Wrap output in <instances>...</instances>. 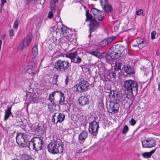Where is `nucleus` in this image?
<instances>
[{"instance_id": "obj_60", "label": "nucleus", "mask_w": 160, "mask_h": 160, "mask_svg": "<svg viewBox=\"0 0 160 160\" xmlns=\"http://www.w3.org/2000/svg\"><path fill=\"white\" fill-rule=\"evenodd\" d=\"M138 44H134L133 45V46L134 47H138Z\"/></svg>"}, {"instance_id": "obj_41", "label": "nucleus", "mask_w": 160, "mask_h": 160, "mask_svg": "<svg viewBox=\"0 0 160 160\" xmlns=\"http://www.w3.org/2000/svg\"><path fill=\"white\" fill-rule=\"evenodd\" d=\"M113 56L114 57V60H116L118 59L121 54L118 52L113 51L112 52Z\"/></svg>"}, {"instance_id": "obj_49", "label": "nucleus", "mask_w": 160, "mask_h": 160, "mask_svg": "<svg viewBox=\"0 0 160 160\" xmlns=\"http://www.w3.org/2000/svg\"><path fill=\"white\" fill-rule=\"evenodd\" d=\"M130 122V124L132 126H134L136 123L135 120L133 118L131 119Z\"/></svg>"}, {"instance_id": "obj_27", "label": "nucleus", "mask_w": 160, "mask_h": 160, "mask_svg": "<svg viewBox=\"0 0 160 160\" xmlns=\"http://www.w3.org/2000/svg\"><path fill=\"white\" fill-rule=\"evenodd\" d=\"M156 148L151 150L149 152H145L142 153V155L145 158H148L151 157L152 154L154 153L156 151Z\"/></svg>"}, {"instance_id": "obj_3", "label": "nucleus", "mask_w": 160, "mask_h": 160, "mask_svg": "<svg viewBox=\"0 0 160 160\" xmlns=\"http://www.w3.org/2000/svg\"><path fill=\"white\" fill-rule=\"evenodd\" d=\"M123 86L125 91H127L129 95L133 97L136 95L138 92V84L135 81L130 79L124 81Z\"/></svg>"}, {"instance_id": "obj_18", "label": "nucleus", "mask_w": 160, "mask_h": 160, "mask_svg": "<svg viewBox=\"0 0 160 160\" xmlns=\"http://www.w3.org/2000/svg\"><path fill=\"white\" fill-rule=\"evenodd\" d=\"M115 38V37H109L102 40L100 42V44L102 47L105 46L106 45L112 42Z\"/></svg>"}, {"instance_id": "obj_36", "label": "nucleus", "mask_w": 160, "mask_h": 160, "mask_svg": "<svg viewBox=\"0 0 160 160\" xmlns=\"http://www.w3.org/2000/svg\"><path fill=\"white\" fill-rule=\"evenodd\" d=\"M98 107L101 111H103L104 109L103 100L101 99L100 102H98Z\"/></svg>"}, {"instance_id": "obj_51", "label": "nucleus", "mask_w": 160, "mask_h": 160, "mask_svg": "<svg viewBox=\"0 0 160 160\" xmlns=\"http://www.w3.org/2000/svg\"><path fill=\"white\" fill-rule=\"evenodd\" d=\"M58 0H52V1L51 2V4H52V6L53 7V5H55V4L56 2H58ZM50 5L51 6V4H50Z\"/></svg>"}, {"instance_id": "obj_26", "label": "nucleus", "mask_w": 160, "mask_h": 160, "mask_svg": "<svg viewBox=\"0 0 160 160\" xmlns=\"http://www.w3.org/2000/svg\"><path fill=\"white\" fill-rule=\"evenodd\" d=\"M145 40L144 38L138 39L137 40V43L138 44V47L139 49H142L145 46L144 44V42Z\"/></svg>"}, {"instance_id": "obj_12", "label": "nucleus", "mask_w": 160, "mask_h": 160, "mask_svg": "<svg viewBox=\"0 0 160 160\" xmlns=\"http://www.w3.org/2000/svg\"><path fill=\"white\" fill-rule=\"evenodd\" d=\"M91 12L94 16L95 18H97L99 21H101L104 18L103 13L102 14V12L95 8L91 9Z\"/></svg>"}, {"instance_id": "obj_8", "label": "nucleus", "mask_w": 160, "mask_h": 160, "mask_svg": "<svg viewBox=\"0 0 160 160\" xmlns=\"http://www.w3.org/2000/svg\"><path fill=\"white\" fill-rule=\"evenodd\" d=\"M143 148H150L154 147L156 145V141L152 138L144 140L142 142Z\"/></svg>"}, {"instance_id": "obj_35", "label": "nucleus", "mask_w": 160, "mask_h": 160, "mask_svg": "<svg viewBox=\"0 0 160 160\" xmlns=\"http://www.w3.org/2000/svg\"><path fill=\"white\" fill-rule=\"evenodd\" d=\"M58 75L57 74L54 75L52 81V83H53V85H56L57 86L58 85Z\"/></svg>"}, {"instance_id": "obj_46", "label": "nucleus", "mask_w": 160, "mask_h": 160, "mask_svg": "<svg viewBox=\"0 0 160 160\" xmlns=\"http://www.w3.org/2000/svg\"><path fill=\"white\" fill-rule=\"evenodd\" d=\"M18 19H17L14 22V25H13V28L14 29H17L18 28Z\"/></svg>"}, {"instance_id": "obj_31", "label": "nucleus", "mask_w": 160, "mask_h": 160, "mask_svg": "<svg viewBox=\"0 0 160 160\" xmlns=\"http://www.w3.org/2000/svg\"><path fill=\"white\" fill-rule=\"evenodd\" d=\"M86 19L85 20V21L86 22H87L88 21L90 22L91 20L95 19L93 18V17L92 15L89 13L88 10L86 11Z\"/></svg>"}, {"instance_id": "obj_1", "label": "nucleus", "mask_w": 160, "mask_h": 160, "mask_svg": "<svg viewBox=\"0 0 160 160\" xmlns=\"http://www.w3.org/2000/svg\"><path fill=\"white\" fill-rule=\"evenodd\" d=\"M31 137L25 133H18L16 137V142L21 147L30 148L31 147L34 150V138H31Z\"/></svg>"}, {"instance_id": "obj_9", "label": "nucleus", "mask_w": 160, "mask_h": 160, "mask_svg": "<svg viewBox=\"0 0 160 160\" xmlns=\"http://www.w3.org/2000/svg\"><path fill=\"white\" fill-rule=\"evenodd\" d=\"M89 85V84L87 81L85 80H82L76 85V88L78 91L83 92L85 90L88 89Z\"/></svg>"}, {"instance_id": "obj_14", "label": "nucleus", "mask_w": 160, "mask_h": 160, "mask_svg": "<svg viewBox=\"0 0 160 160\" xmlns=\"http://www.w3.org/2000/svg\"><path fill=\"white\" fill-rule=\"evenodd\" d=\"M31 41V39L30 38H25L22 42L18 45V49L22 51L24 48L28 46Z\"/></svg>"}, {"instance_id": "obj_44", "label": "nucleus", "mask_w": 160, "mask_h": 160, "mask_svg": "<svg viewBox=\"0 0 160 160\" xmlns=\"http://www.w3.org/2000/svg\"><path fill=\"white\" fill-rule=\"evenodd\" d=\"M57 114V113H55L52 115V122H53V124H57L58 123L57 122V121L56 122L55 121V117H56Z\"/></svg>"}, {"instance_id": "obj_59", "label": "nucleus", "mask_w": 160, "mask_h": 160, "mask_svg": "<svg viewBox=\"0 0 160 160\" xmlns=\"http://www.w3.org/2000/svg\"><path fill=\"white\" fill-rule=\"evenodd\" d=\"M89 32H90V34L88 36V38L90 37V36H91V32H91L90 30Z\"/></svg>"}, {"instance_id": "obj_34", "label": "nucleus", "mask_w": 160, "mask_h": 160, "mask_svg": "<svg viewBox=\"0 0 160 160\" xmlns=\"http://www.w3.org/2000/svg\"><path fill=\"white\" fill-rule=\"evenodd\" d=\"M21 160H34V159L28 155L24 154L22 155Z\"/></svg>"}, {"instance_id": "obj_40", "label": "nucleus", "mask_w": 160, "mask_h": 160, "mask_svg": "<svg viewBox=\"0 0 160 160\" xmlns=\"http://www.w3.org/2000/svg\"><path fill=\"white\" fill-rule=\"evenodd\" d=\"M136 14L137 15H142L144 16L145 15L143 11L141 9H139L136 12Z\"/></svg>"}, {"instance_id": "obj_2", "label": "nucleus", "mask_w": 160, "mask_h": 160, "mask_svg": "<svg viewBox=\"0 0 160 160\" xmlns=\"http://www.w3.org/2000/svg\"><path fill=\"white\" fill-rule=\"evenodd\" d=\"M53 68L57 71L64 73L72 72L71 65L68 60H57L55 62Z\"/></svg>"}, {"instance_id": "obj_54", "label": "nucleus", "mask_w": 160, "mask_h": 160, "mask_svg": "<svg viewBox=\"0 0 160 160\" xmlns=\"http://www.w3.org/2000/svg\"><path fill=\"white\" fill-rule=\"evenodd\" d=\"M48 106L49 110L51 111L52 110V105L48 104Z\"/></svg>"}, {"instance_id": "obj_7", "label": "nucleus", "mask_w": 160, "mask_h": 160, "mask_svg": "<svg viewBox=\"0 0 160 160\" xmlns=\"http://www.w3.org/2000/svg\"><path fill=\"white\" fill-rule=\"evenodd\" d=\"M120 101H117L111 100L109 102V107L108 108L109 111H111V113H116L118 112L120 105L119 104Z\"/></svg>"}, {"instance_id": "obj_56", "label": "nucleus", "mask_w": 160, "mask_h": 160, "mask_svg": "<svg viewBox=\"0 0 160 160\" xmlns=\"http://www.w3.org/2000/svg\"><path fill=\"white\" fill-rule=\"evenodd\" d=\"M21 128H22L24 130V131H26L25 129V126L23 125H22L21 126Z\"/></svg>"}, {"instance_id": "obj_29", "label": "nucleus", "mask_w": 160, "mask_h": 160, "mask_svg": "<svg viewBox=\"0 0 160 160\" xmlns=\"http://www.w3.org/2000/svg\"><path fill=\"white\" fill-rule=\"evenodd\" d=\"M38 54V50L37 46L35 45L32 49V57L34 58Z\"/></svg>"}, {"instance_id": "obj_22", "label": "nucleus", "mask_w": 160, "mask_h": 160, "mask_svg": "<svg viewBox=\"0 0 160 160\" xmlns=\"http://www.w3.org/2000/svg\"><path fill=\"white\" fill-rule=\"evenodd\" d=\"M111 98L112 100L115 101H119L120 94L117 90H113L112 91Z\"/></svg>"}, {"instance_id": "obj_38", "label": "nucleus", "mask_w": 160, "mask_h": 160, "mask_svg": "<svg viewBox=\"0 0 160 160\" xmlns=\"http://www.w3.org/2000/svg\"><path fill=\"white\" fill-rule=\"evenodd\" d=\"M71 73L72 72H69L68 73H65L66 75V78L65 79V83L66 85L68 84V82L69 81L68 78L70 75L71 74Z\"/></svg>"}, {"instance_id": "obj_19", "label": "nucleus", "mask_w": 160, "mask_h": 160, "mask_svg": "<svg viewBox=\"0 0 160 160\" xmlns=\"http://www.w3.org/2000/svg\"><path fill=\"white\" fill-rule=\"evenodd\" d=\"M124 71L128 74H131L134 73V68L130 65H125L123 66Z\"/></svg>"}, {"instance_id": "obj_17", "label": "nucleus", "mask_w": 160, "mask_h": 160, "mask_svg": "<svg viewBox=\"0 0 160 160\" xmlns=\"http://www.w3.org/2000/svg\"><path fill=\"white\" fill-rule=\"evenodd\" d=\"M52 28L54 31H56V32H58L59 30L61 31L62 33L64 35L66 34V35H68V33L67 28L63 24H62V27L61 28H58V25L56 24L52 27Z\"/></svg>"}, {"instance_id": "obj_11", "label": "nucleus", "mask_w": 160, "mask_h": 160, "mask_svg": "<svg viewBox=\"0 0 160 160\" xmlns=\"http://www.w3.org/2000/svg\"><path fill=\"white\" fill-rule=\"evenodd\" d=\"M28 94H27L26 97H27V100L28 103H38L39 101V97L34 93H30L28 98H27Z\"/></svg>"}, {"instance_id": "obj_64", "label": "nucleus", "mask_w": 160, "mask_h": 160, "mask_svg": "<svg viewBox=\"0 0 160 160\" xmlns=\"http://www.w3.org/2000/svg\"><path fill=\"white\" fill-rule=\"evenodd\" d=\"M156 54L157 55H159V53L158 52V51H157L156 52Z\"/></svg>"}, {"instance_id": "obj_25", "label": "nucleus", "mask_w": 160, "mask_h": 160, "mask_svg": "<svg viewBox=\"0 0 160 160\" xmlns=\"http://www.w3.org/2000/svg\"><path fill=\"white\" fill-rule=\"evenodd\" d=\"M56 118L57 122L61 123L63 121L65 118V115L62 113H57Z\"/></svg>"}, {"instance_id": "obj_6", "label": "nucleus", "mask_w": 160, "mask_h": 160, "mask_svg": "<svg viewBox=\"0 0 160 160\" xmlns=\"http://www.w3.org/2000/svg\"><path fill=\"white\" fill-rule=\"evenodd\" d=\"M99 128L98 122L93 120L89 123L88 128L89 132L92 135L96 136L98 133Z\"/></svg>"}, {"instance_id": "obj_39", "label": "nucleus", "mask_w": 160, "mask_h": 160, "mask_svg": "<svg viewBox=\"0 0 160 160\" xmlns=\"http://www.w3.org/2000/svg\"><path fill=\"white\" fill-rule=\"evenodd\" d=\"M109 74L110 76L111 77V78H115L116 75L115 70L110 71Z\"/></svg>"}, {"instance_id": "obj_43", "label": "nucleus", "mask_w": 160, "mask_h": 160, "mask_svg": "<svg viewBox=\"0 0 160 160\" xmlns=\"http://www.w3.org/2000/svg\"><path fill=\"white\" fill-rule=\"evenodd\" d=\"M128 131V126L125 125L124 126L122 130V133L123 134H126L127 132Z\"/></svg>"}, {"instance_id": "obj_20", "label": "nucleus", "mask_w": 160, "mask_h": 160, "mask_svg": "<svg viewBox=\"0 0 160 160\" xmlns=\"http://www.w3.org/2000/svg\"><path fill=\"white\" fill-rule=\"evenodd\" d=\"M79 104L81 106H83L89 104V100L87 96H81L78 99Z\"/></svg>"}, {"instance_id": "obj_5", "label": "nucleus", "mask_w": 160, "mask_h": 160, "mask_svg": "<svg viewBox=\"0 0 160 160\" xmlns=\"http://www.w3.org/2000/svg\"><path fill=\"white\" fill-rule=\"evenodd\" d=\"M59 95L60 98L58 101L57 102V106L59 107L61 106L63 110L67 111L68 108V106L67 105L68 104V102L65 100V97L62 92L60 91Z\"/></svg>"}, {"instance_id": "obj_62", "label": "nucleus", "mask_w": 160, "mask_h": 160, "mask_svg": "<svg viewBox=\"0 0 160 160\" xmlns=\"http://www.w3.org/2000/svg\"><path fill=\"white\" fill-rule=\"evenodd\" d=\"M158 90L160 91V84H159L158 85Z\"/></svg>"}, {"instance_id": "obj_23", "label": "nucleus", "mask_w": 160, "mask_h": 160, "mask_svg": "<svg viewBox=\"0 0 160 160\" xmlns=\"http://www.w3.org/2000/svg\"><path fill=\"white\" fill-rule=\"evenodd\" d=\"M77 56L78 52L77 51L71 52L66 55V57L70 58L72 62H74V60L76 58Z\"/></svg>"}, {"instance_id": "obj_24", "label": "nucleus", "mask_w": 160, "mask_h": 160, "mask_svg": "<svg viewBox=\"0 0 160 160\" xmlns=\"http://www.w3.org/2000/svg\"><path fill=\"white\" fill-rule=\"evenodd\" d=\"M107 54L106 60L108 62H110L114 60L112 52L109 51Z\"/></svg>"}, {"instance_id": "obj_53", "label": "nucleus", "mask_w": 160, "mask_h": 160, "mask_svg": "<svg viewBox=\"0 0 160 160\" xmlns=\"http://www.w3.org/2000/svg\"><path fill=\"white\" fill-rule=\"evenodd\" d=\"M121 64L120 63H119L118 64V65L117 66H116V67L115 68L117 69V70H121Z\"/></svg>"}, {"instance_id": "obj_42", "label": "nucleus", "mask_w": 160, "mask_h": 160, "mask_svg": "<svg viewBox=\"0 0 160 160\" xmlns=\"http://www.w3.org/2000/svg\"><path fill=\"white\" fill-rule=\"evenodd\" d=\"M107 55V53L105 52H103L102 53L99 52V54L98 56V58H105L106 59Z\"/></svg>"}, {"instance_id": "obj_37", "label": "nucleus", "mask_w": 160, "mask_h": 160, "mask_svg": "<svg viewBox=\"0 0 160 160\" xmlns=\"http://www.w3.org/2000/svg\"><path fill=\"white\" fill-rule=\"evenodd\" d=\"M89 53L98 57V56L99 54V52L98 51H90L89 52Z\"/></svg>"}, {"instance_id": "obj_63", "label": "nucleus", "mask_w": 160, "mask_h": 160, "mask_svg": "<svg viewBox=\"0 0 160 160\" xmlns=\"http://www.w3.org/2000/svg\"><path fill=\"white\" fill-rule=\"evenodd\" d=\"M100 2H101V5L102 6L103 2L101 0H100Z\"/></svg>"}, {"instance_id": "obj_13", "label": "nucleus", "mask_w": 160, "mask_h": 160, "mask_svg": "<svg viewBox=\"0 0 160 160\" xmlns=\"http://www.w3.org/2000/svg\"><path fill=\"white\" fill-rule=\"evenodd\" d=\"M42 143V140L41 139L38 137H34V150L37 152L41 150Z\"/></svg>"}, {"instance_id": "obj_15", "label": "nucleus", "mask_w": 160, "mask_h": 160, "mask_svg": "<svg viewBox=\"0 0 160 160\" xmlns=\"http://www.w3.org/2000/svg\"><path fill=\"white\" fill-rule=\"evenodd\" d=\"M89 27L91 32H94L99 27V23L95 19L92 20L90 22Z\"/></svg>"}, {"instance_id": "obj_32", "label": "nucleus", "mask_w": 160, "mask_h": 160, "mask_svg": "<svg viewBox=\"0 0 160 160\" xmlns=\"http://www.w3.org/2000/svg\"><path fill=\"white\" fill-rule=\"evenodd\" d=\"M105 10L108 13H112L113 12L112 7L110 5H106L104 6Z\"/></svg>"}, {"instance_id": "obj_30", "label": "nucleus", "mask_w": 160, "mask_h": 160, "mask_svg": "<svg viewBox=\"0 0 160 160\" xmlns=\"http://www.w3.org/2000/svg\"><path fill=\"white\" fill-rule=\"evenodd\" d=\"M51 10L50 11L48 14V17L49 18H51L53 16V12L55 11L56 8L55 7V5H53V7L52 6V4H51Z\"/></svg>"}, {"instance_id": "obj_61", "label": "nucleus", "mask_w": 160, "mask_h": 160, "mask_svg": "<svg viewBox=\"0 0 160 160\" xmlns=\"http://www.w3.org/2000/svg\"><path fill=\"white\" fill-rule=\"evenodd\" d=\"M11 115H12V117H14L16 118L17 117V115H14V114H12Z\"/></svg>"}, {"instance_id": "obj_55", "label": "nucleus", "mask_w": 160, "mask_h": 160, "mask_svg": "<svg viewBox=\"0 0 160 160\" xmlns=\"http://www.w3.org/2000/svg\"><path fill=\"white\" fill-rule=\"evenodd\" d=\"M2 5H3L6 2V0H1Z\"/></svg>"}, {"instance_id": "obj_10", "label": "nucleus", "mask_w": 160, "mask_h": 160, "mask_svg": "<svg viewBox=\"0 0 160 160\" xmlns=\"http://www.w3.org/2000/svg\"><path fill=\"white\" fill-rule=\"evenodd\" d=\"M32 132H34L38 136L42 135L44 134L45 131V129L43 125L40 126L39 124L37 126H32Z\"/></svg>"}, {"instance_id": "obj_47", "label": "nucleus", "mask_w": 160, "mask_h": 160, "mask_svg": "<svg viewBox=\"0 0 160 160\" xmlns=\"http://www.w3.org/2000/svg\"><path fill=\"white\" fill-rule=\"evenodd\" d=\"M113 91V90H111V89H106L105 90V91L107 93H108V96H111L112 93V91Z\"/></svg>"}, {"instance_id": "obj_16", "label": "nucleus", "mask_w": 160, "mask_h": 160, "mask_svg": "<svg viewBox=\"0 0 160 160\" xmlns=\"http://www.w3.org/2000/svg\"><path fill=\"white\" fill-rule=\"evenodd\" d=\"M88 136V133L85 131H82L78 135V141L81 144H83Z\"/></svg>"}, {"instance_id": "obj_21", "label": "nucleus", "mask_w": 160, "mask_h": 160, "mask_svg": "<svg viewBox=\"0 0 160 160\" xmlns=\"http://www.w3.org/2000/svg\"><path fill=\"white\" fill-rule=\"evenodd\" d=\"M58 91H54L51 94H49V96L48 99L50 101V102L52 103L53 106L56 107L57 104V102L58 101V100H54V96L55 94L57 92H59Z\"/></svg>"}, {"instance_id": "obj_57", "label": "nucleus", "mask_w": 160, "mask_h": 160, "mask_svg": "<svg viewBox=\"0 0 160 160\" xmlns=\"http://www.w3.org/2000/svg\"><path fill=\"white\" fill-rule=\"evenodd\" d=\"M82 149L79 150L78 151V152L76 153L77 154L78 153H81L82 152Z\"/></svg>"}, {"instance_id": "obj_4", "label": "nucleus", "mask_w": 160, "mask_h": 160, "mask_svg": "<svg viewBox=\"0 0 160 160\" xmlns=\"http://www.w3.org/2000/svg\"><path fill=\"white\" fill-rule=\"evenodd\" d=\"M63 145L60 140L52 141L48 145L47 149L49 152L52 154L60 153L63 151Z\"/></svg>"}, {"instance_id": "obj_50", "label": "nucleus", "mask_w": 160, "mask_h": 160, "mask_svg": "<svg viewBox=\"0 0 160 160\" xmlns=\"http://www.w3.org/2000/svg\"><path fill=\"white\" fill-rule=\"evenodd\" d=\"M27 72L29 74H32L33 73V71L31 68H28L27 70Z\"/></svg>"}, {"instance_id": "obj_58", "label": "nucleus", "mask_w": 160, "mask_h": 160, "mask_svg": "<svg viewBox=\"0 0 160 160\" xmlns=\"http://www.w3.org/2000/svg\"><path fill=\"white\" fill-rule=\"evenodd\" d=\"M2 40H0V51L1 50V46L2 43Z\"/></svg>"}, {"instance_id": "obj_28", "label": "nucleus", "mask_w": 160, "mask_h": 160, "mask_svg": "<svg viewBox=\"0 0 160 160\" xmlns=\"http://www.w3.org/2000/svg\"><path fill=\"white\" fill-rule=\"evenodd\" d=\"M11 108L8 107L7 109L5 111V115H4V120L8 119L9 116L12 115L11 111Z\"/></svg>"}, {"instance_id": "obj_52", "label": "nucleus", "mask_w": 160, "mask_h": 160, "mask_svg": "<svg viewBox=\"0 0 160 160\" xmlns=\"http://www.w3.org/2000/svg\"><path fill=\"white\" fill-rule=\"evenodd\" d=\"M9 35L11 37L14 36L13 33V30L12 29L10 30L9 31Z\"/></svg>"}, {"instance_id": "obj_33", "label": "nucleus", "mask_w": 160, "mask_h": 160, "mask_svg": "<svg viewBox=\"0 0 160 160\" xmlns=\"http://www.w3.org/2000/svg\"><path fill=\"white\" fill-rule=\"evenodd\" d=\"M124 49L123 46H120V45H117L115 47V51L117 52H119L120 54H121L122 51H123Z\"/></svg>"}, {"instance_id": "obj_45", "label": "nucleus", "mask_w": 160, "mask_h": 160, "mask_svg": "<svg viewBox=\"0 0 160 160\" xmlns=\"http://www.w3.org/2000/svg\"><path fill=\"white\" fill-rule=\"evenodd\" d=\"M76 58H76L77 60H75V59L74 61V62H74L75 63H78L81 62V58H80L79 56H78V57L77 56Z\"/></svg>"}, {"instance_id": "obj_48", "label": "nucleus", "mask_w": 160, "mask_h": 160, "mask_svg": "<svg viewBox=\"0 0 160 160\" xmlns=\"http://www.w3.org/2000/svg\"><path fill=\"white\" fill-rule=\"evenodd\" d=\"M156 34V32L155 31L152 32H151V38L152 39H153L155 38Z\"/></svg>"}]
</instances>
